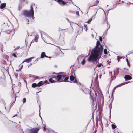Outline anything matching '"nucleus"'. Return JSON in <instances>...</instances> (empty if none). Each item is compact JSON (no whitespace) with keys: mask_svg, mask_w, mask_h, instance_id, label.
Listing matches in <instances>:
<instances>
[{"mask_svg":"<svg viewBox=\"0 0 133 133\" xmlns=\"http://www.w3.org/2000/svg\"><path fill=\"white\" fill-rule=\"evenodd\" d=\"M17 114H15V115L14 116H13L12 117L13 118H14V117H15V116H17Z\"/></svg>","mask_w":133,"mask_h":133,"instance_id":"nucleus-47","label":"nucleus"},{"mask_svg":"<svg viewBox=\"0 0 133 133\" xmlns=\"http://www.w3.org/2000/svg\"><path fill=\"white\" fill-rule=\"evenodd\" d=\"M23 103H25L26 102V99L25 98H24L22 101Z\"/></svg>","mask_w":133,"mask_h":133,"instance_id":"nucleus-31","label":"nucleus"},{"mask_svg":"<svg viewBox=\"0 0 133 133\" xmlns=\"http://www.w3.org/2000/svg\"><path fill=\"white\" fill-rule=\"evenodd\" d=\"M38 58H37L36 59V60L37 61H38Z\"/></svg>","mask_w":133,"mask_h":133,"instance_id":"nucleus-58","label":"nucleus"},{"mask_svg":"<svg viewBox=\"0 0 133 133\" xmlns=\"http://www.w3.org/2000/svg\"><path fill=\"white\" fill-rule=\"evenodd\" d=\"M112 103V102L110 104V106H109V107H110V116H109V117H111V108L112 107V105H111V103Z\"/></svg>","mask_w":133,"mask_h":133,"instance_id":"nucleus-29","label":"nucleus"},{"mask_svg":"<svg viewBox=\"0 0 133 133\" xmlns=\"http://www.w3.org/2000/svg\"><path fill=\"white\" fill-rule=\"evenodd\" d=\"M112 127L113 129H115L116 128V126L114 123H113L112 125Z\"/></svg>","mask_w":133,"mask_h":133,"instance_id":"nucleus-26","label":"nucleus"},{"mask_svg":"<svg viewBox=\"0 0 133 133\" xmlns=\"http://www.w3.org/2000/svg\"><path fill=\"white\" fill-rule=\"evenodd\" d=\"M127 65L128 66H130V63H129V62H127Z\"/></svg>","mask_w":133,"mask_h":133,"instance_id":"nucleus-44","label":"nucleus"},{"mask_svg":"<svg viewBox=\"0 0 133 133\" xmlns=\"http://www.w3.org/2000/svg\"><path fill=\"white\" fill-rule=\"evenodd\" d=\"M42 39L47 43H50L49 42L52 41V40L51 37L48 35L46 36V37H45V38L43 37V38H42Z\"/></svg>","mask_w":133,"mask_h":133,"instance_id":"nucleus-4","label":"nucleus"},{"mask_svg":"<svg viewBox=\"0 0 133 133\" xmlns=\"http://www.w3.org/2000/svg\"><path fill=\"white\" fill-rule=\"evenodd\" d=\"M104 52L105 54H107V50L105 48L104 49Z\"/></svg>","mask_w":133,"mask_h":133,"instance_id":"nucleus-33","label":"nucleus"},{"mask_svg":"<svg viewBox=\"0 0 133 133\" xmlns=\"http://www.w3.org/2000/svg\"><path fill=\"white\" fill-rule=\"evenodd\" d=\"M126 83H122L121 84L115 87L114 88L115 89L117 87H119V86H120L121 85H123L124 84H126Z\"/></svg>","mask_w":133,"mask_h":133,"instance_id":"nucleus-23","label":"nucleus"},{"mask_svg":"<svg viewBox=\"0 0 133 133\" xmlns=\"http://www.w3.org/2000/svg\"><path fill=\"white\" fill-rule=\"evenodd\" d=\"M41 35L42 38H43V37H44L45 38V37H46V36H48L46 33L43 32L41 33Z\"/></svg>","mask_w":133,"mask_h":133,"instance_id":"nucleus-12","label":"nucleus"},{"mask_svg":"<svg viewBox=\"0 0 133 133\" xmlns=\"http://www.w3.org/2000/svg\"><path fill=\"white\" fill-rule=\"evenodd\" d=\"M11 30H8L7 32V33L8 34H10V32H11Z\"/></svg>","mask_w":133,"mask_h":133,"instance_id":"nucleus-39","label":"nucleus"},{"mask_svg":"<svg viewBox=\"0 0 133 133\" xmlns=\"http://www.w3.org/2000/svg\"><path fill=\"white\" fill-rule=\"evenodd\" d=\"M124 78L126 81L131 80L132 78V77L129 75H125Z\"/></svg>","mask_w":133,"mask_h":133,"instance_id":"nucleus-9","label":"nucleus"},{"mask_svg":"<svg viewBox=\"0 0 133 133\" xmlns=\"http://www.w3.org/2000/svg\"><path fill=\"white\" fill-rule=\"evenodd\" d=\"M39 116L40 117V118H41V119H42V118L41 117V116L40 115H39Z\"/></svg>","mask_w":133,"mask_h":133,"instance_id":"nucleus-59","label":"nucleus"},{"mask_svg":"<svg viewBox=\"0 0 133 133\" xmlns=\"http://www.w3.org/2000/svg\"><path fill=\"white\" fill-rule=\"evenodd\" d=\"M103 47L100 42L97 41L95 48L92 49L91 55L88 58V61L97 60L100 58L103 52Z\"/></svg>","mask_w":133,"mask_h":133,"instance_id":"nucleus-1","label":"nucleus"},{"mask_svg":"<svg viewBox=\"0 0 133 133\" xmlns=\"http://www.w3.org/2000/svg\"><path fill=\"white\" fill-rule=\"evenodd\" d=\"M107 21V25H108L107 28V30L108 29H109V28H110V25L109 24V23L108 22V21Z\"/></svg>","mask_w":133,"mask_h":133,"instance_id":"nucleus-30","label":"nucleus"},{"mask_svg":"<svg viewBox=\"0 0 133 133\" xmlns=\"http://www.w3.org/2000/svg\"><path fill=\"white\" fill-rule=\"evenodd\" d=\"M87 28H86V29H85L86 31H87Z\"/></svg>","mask_w":133,"mask_h":133,"instance_id":"nucleus-56","label":"nucleus"},{"mask_svg":"<svg viewBox=\"0 0 133 133\" xmlns=\"http://www.w3.org/2000/svg\"><path fill=\"white\" fill-rule=\"evenodd\" d=\"M38 35L36 36L34 38V41H35L36 42H38Z\"/></svg>","mask_w":133,"mask_h":133,"instance_id":"nucleus-18","label":"nucleus"},{"mask_svg":"<svg viewBox=\"0 0 133 133\" xmlns=\"http://www.w3.org/2000/svg\"><path fill=\"white\" fill-rule=\"evenodd\" d=\"M20 48L19 46H18L16 48H15L14 50V51L16 50H17L18 49Z\"/></svg>","mask_w":133,"mask_h":133,"instance_id":"nucleus-35","label":"nucleus"},{"mask_svg":"<svg viewBox=\"0 0 133 133\" xmlns=\"http://www.w3.org/2000/svg\"><path fill=\"white\" fill-rule=\"evenodd\" d=\"M12 55L13 56H14L15 57H17V56L15 54V53H13L12 54Z\"/></svg>","mask_w":133,"mask_h":133,"instance_id":"nucleus-40","label":"nucleus"},{"mask_svg":"<svg viewBox=\"0 0 133 133\" xmlns=\"http://www.w3.org/2000/svg\"><path fill=\"white\" fill-rule=\"evenodd\" d=\"M126 83H122L121 84L115 87L114 88L115 89L117 87H119V86H120L121 85H123L124 84H126Z\"/></svg>","mask_w":133,"mask_h":133,"instance_id":"nucleus-22","label":"nucleus"},{"mask_svg":"<svg viewBox=\"0 0 133 133\" xmlns=\"http://www.w3.org/2000/svg\"><path fill=\"white\" fill-rule=\"evenodd\" d=\"M32 87H35L38 86L37 84L35 83H33L32 85Z\"/></svg>","mask_w":133,"mask_h":133,"instance_id":"nucleus-27","label":"nucleus"},{"mask_svg":"<svg viewBox=\"0 0 133 133\" xmlns=\"http://www.w3.org/2000/svg\"><path fill=\"white\" fill-rule=\"evenodd\" d=\"M39 111L40 110V109H41V108H40V106H39Z\"/></svg>","mask_w":133,"mask_h":133,"instance_id":"nucleus-57","label":"nucleus"},{"mask_svg":"<svg viewBox=\"0 0 133 133\" xmlns=\"http://www.w3.org/2000/svg\"><path fill=\"white\" fill-rule=\"evenodd\" d=\"M73 82L74 83H77V80L76 79H75L74 80V81Z\"/></svg>","mask_w":133,"mask_h":133,"instance_id":"nucleus-41","label":"nucleus"},{"mask_svg":"<svg viewBox=\"0 0 133 133\" xmlns=\"http://www.w3.org/2000/svg\"><path fill=\"white\" fill-rule=\"evenodd\" d=\"M91 47H88L87 48V50H88V51H89V54H90V52L91 51Z\"/></svg>","mask_w":133,"mask_h":133,"instance_id":"nucleus-20","label":"nucleus"},{"mask_svg":"<svg viewBox=\"0 0 133 133\" xmlns=\"http://www.w3.org/2000/svg\"><path fill=\"white\" fill-rule=\"evenodd\" d=\"M86 62L85 59H83L81 62V64L82 65H84Z\"/></svg>","mask_w":133,"mask_h":133,"instance_id":"nucleus-19","label":"nucleus"},{"mask_svg":"<svg viewBox=\"0 0 133 133\" xmlns=\"http://www.w3.org/2000/svg\"><path fill=\"white\" fill-rule=\"evenodd\" d=\"M23 65H22L21 66V67L19 68V70H21V69H22V68L23 67Z\"/></svg>","mask_w":133,"mask_h":133,"instance_id":"nucleus-42","label":"nucleus"},{"mask_svg":"<svg viewBox=\"0 0 133 133\" xmlns=\"http://www.w3.org/2000/svg\"><path fill=\"white\" fill-rule=\"evenodd\" d=\"M76 14L77 15H78V16H79L80 15L79 14V12L78 11H77L76 12Z\"/></svg>","mask_w":133,"mask_h":133,"instance_id":"nucleus-38","label":"nucleus"},{"mask_svg":"<svg viewBox=\"0 0 133 133\" xmlns=\"http://www.w3.org/2000/svg\"><path fill=\"white\" fill-rule=\"evenodd\" d=\"M20 86H21V83L20 82Z\"/></svg>","mask_w":133,"mask_h":133,"instance_id":"nucleus-60","label":"nucleus"},{"mask_svg":"<svg viewBox=\"0 0 133 133\" xmlns=\"http://www.w3.org/2000/svg\"><path fill=\"white\" fill-rule=\"evenodd\" d=\"M34 58V57H31L25 60H24L22 63H23L24 62H26L27 63H29V62H30L31 60L33 59Z\"/></svg>","mask_w":133,"mask_h":133,"instance_id":"nucleus-13","label":"nucleus"},{"mask_svg":"<svg viewBox=\"0 0 133 133\" xmlns=\"http://www.w3.org/2000/svg\"><path fill=\"white\" fill-rule=\"evenodd\" d=\"M96 5V4L94 5H92L91 6H90L89 7L88 9H89L90 7L92 6H94L95 5Z\"/></svg>","mask_w":133,"mask_h":133,"instance_id":"nucleus-46","label":"nucleus"},{"mask_svg":"<svg viewBox=\"0 0 133 133\" xmlns=\"http://www.w3.org/2000/svg\"><path fill=\"white\" fill-rule=\"evenodd\" d=\"M39 129L38 128H32L30 130L29 133H38Z\"/></svg>","mask_w":133,"mask_h":133,"instance_id":"nucleus-5","label":"nucleus"},{"mask_svg":"<svg viewBox=\"0 0 133 133\" xmlns=\"http://www.w3.org/2000/svg\"><path fill=\"white\" fill-rule=\"evenodd\" d=\"M56 1L61 6H63L65 5L66 4L65 2L63 0H56Z\"/></svg>","mask_w":133,"mask_h":133,"instance_id":"nucleus-8","label":"nucleus"},{"mask_svg":"<svg viewBox=\"0 0 133 133\" xmlns=\"http://www.w3.org/2000/svg\"><path fill=\"white\" fill-rule=\"evenodd\" d=\"M23 15L27 17H31L34 19V12L32 4L31 5L30 9L29 10H25L23 11Z\"/></svg>","mask_w":133,"mask_h":133,"instance_id":"nucleus-2","label":"nucleus"},{"mask_svg":"<svg viewBox=\"0 0 133 133\" xmlns=\"http://www.w3.org/2000/svg\"><path fill=\"white\" fill-rule=\"evenodd\" d=\"M99 39L101 42H102V37L101 36L99 37Z\"/></svg>","mask_w":133,"mask_h":133,"instance_id":"nucleus-36","label":"nucleus"},{"mask_svg":"<svg viewBox=\"0 0 133 133\" xmlns=\"http://www.w3.org/2000/svg\"><path fill=\"white\" fill-rule=\"evenodd\" d=\"M45 57H47V58H48V56H46V55H45Z\"/></svg>","mask_w":133,"mask_h":133,"instance_id":"nucleus-53","label":"nucleus"},{"mask_svg":"<svg viewBox=\"0 0 133 133\" xmlns=\"http://www.w3.org/2000/svg\"><path fill=\"white\" fill-rule=\"evenodd\" d=\"M16 100V99L15 98V101L13 102V103H12V104L10 106V108H11L13 106V105L15 103V101Z\"/></svg>","mask_w":133,"mask_h":133,"instance_id":"nucleus-34","label":"nucleus"},{"mask_svg":"<svg viewBox=\"0 0 133 133\" xmlns=\"http://www.w3.org/2000/svg\"><path fill=\"white\" fill-rule=\"evenodd\" d=\"M34 41H35L34 40H32V41L31 42V43H32V42H34Z\"/></svg>","mask_w":133,"mask_h":133,"instance_id":"nucleus-51","label":"nucleus"},{"mask_svg":"<svg viewBox=\"0 0 133 133\" xmlns=\"http://www.w3.org/2000/svg\"><path fill=\"white\" fill-rule=\"evenodd\" d=\"M44 84V82L43 81H42L39 82L37 84L38 86L39 87L43 85Z\"/></svg>","mask_w":133,"mask_h":133,"instance_id":"nucleus-16","label":"nucleus"},{"mask_svg":"<svg viewBox=\"0 0 133 133\" xmlns=\"http://www.w3.org/2000/svg\"><path fill=\"white\" fill-rule=\"evenodd\" d=\"M26 3H28V2L27 1H26Z\"/></svg>","mask_w":133,"mask_h":133,"instance_id":"nucleus-63","label":"nucleus"},{"mask_svg":"<svg viewBox=\"0 0 133 133\" xmlns=\"http://www.w3.org/2000/svg\"><path fill=\"white\" fill-rule=\"evenodd\" d=\"M67 21H68V22H69L70 23V22L69 21V20H68V19H67Z\"/></svg>","mask_w":133,"mask_h":133,"instance_id":"nucleus-54","label":"nucleus"},{"mask_svg":"<svg viewBox=\"0 0 133 133\" xmlns=\"http://www.w3.org/2000/svg\"><path fill=\"white\" fill-rule=\"evenodd\" d=\"M19 70H19H16V71H17V70Z\"/></svg>","mask_w":133,"mask_h":133,"instance_id":"nucleus-61","label":"nucleus"},{"mask_svg":"<svg viewBox=\"0 0 133 133\" xmlns=\"http://www.w3.org/2000/svg\"><path fill=\"white\" fill-rule=\"evenodd\" d=\"M96 93L95 92V95H93L92 96L90 92V98L91 100V102L92 103H93L95 99L96 100V98H97V95H96Z\"/></svg>","mask_w":133,"mask_h":133,"instance_id":"nucleus-6","label":"nucleus"},{"mask_svg":"<svg viewBox=\"0 0 133 133\" xmlns=\"http://www.w3.org/2000/svg\"><path fill=\"white\" fill-rule=\"evenodd\" d=\"M99 59H98L96 61H89V62H93V63H94L95 62H96V63H98V64H97V66H98V67H100L102 65V64L101 63H99L98 61L99 60Z\"/></svg>","mask_w":133,"mask_h":133,"instance_id":"nucleus-11","label":"nucleus"},{"mask_svg":"<svg viewBox=\"0 0 133 133\" xmlns=\"http://www.w3.org/2000/svg\"><path fill=\"white\" fill-rule=\"evenodd\" d=\"M26 21H26L27 22H28V24H29L28 22H29V20L28 19H27L26 20Z\"/></svg>","mask_w":133,"mask_h":133,"instance_id":"nucleus-49","label":"nucleus"},{"mask_svg":"<svg viewBox=\"0 0 133 133\" xmlns=\"http://www.w3.org/2000/svg\"><path fill=\"white\" fill-rule=\"evenodd\" d=\"M128 70V69H127V70Z\"/></svg>","mask_w":133,"mask_h":133,"instance_id":"nucleus-62","label":"nucleus"},{"mask_svg":"<svg viewBox=\"0 0 133 133\" xmlns=\"http://www.w3.org/2000/svg\"><path fill=\"white\" fill-rule=\"evenodd\" d=\"M115 89L114 88H113V92L114 91Z\"/></svg>","mask_w":133,"mask_h":133,"instance_id":"nucleus-55","label":"nucleus"},{"mask_svg":"<svg viewBox=\"0 0 133 133\" xmlns=\"http://www.w3.org/2000/svg\"><path fill=\"white\" fill-rule=\"evenodd\" d=\"M45 53L44 52H42L41 55V58H44V57H45Z\"/></svg>","mask_w":133,"mask_h":133,"instance_id":"nucleus-17","label":"nucleus"},{"mask_svg":"<svg viewBox=\"0 0 133 133\" xmlns=\"http://www.w3.org/2000/svg\"><path fill=\"white\" fill-rule=\"evenodd\" d=\"M92 20V19H89V20H88L87 22V23H90V22H91V21Z\"/></svg>","mask_w":133,"mask_h":133,"instance_id":"nucleus-37","label":"nucleus"},{"mask_svg":"<svg viewBox=\"0 0 133 133\" xmlns=\"http://www.w3.org/2000/svg\"><path fill=\"white\" fill-rule=\"evenodd\" d=\"M6 3H3L1 4L0 5V8L1 9H3L6 6Z\"/></svg>","mask_w":133,"mask_h":133,"instance_id":"nucleus-14","label":"nucleus"},{"mask_svg":"<svg viewBox=\"0 0 133 133\" xmlns=\"http://www.w3.org/2000/svg\"><path fill=\"white\" fill-rule=\"evenodd\" d=\"M81 13H82V12L81 11Z\"/></svg>","mask_w":133,"mask_h":133,"instance_id":"nucleus-64","label":"nucleus"},{"mask_svg":"<svg viewBox=\"0 0 133 133\" xmlns=\"http://www.w3.org/2000/svg\"><path fill=\"white\" fill-rule=\"evenodd\" d=\"M111 9H109V10H108L107 12V14H108V12L109 11H110V10H111Z\"/></svg>","mask_w":133,"mask_h":133,"instance_id":"nucleus-45","label":"nucleus"},{"mask_svg":"<svg viewBox=\"0 0 133 133\" xmlns=\"http://www.w3.org/2000/svg\"><path fill=\"white\" fill-rule=\"evenodd\" d=\"M46 125L45 124L44 125V127H43V130L44 131H46L47 129L49 130V128H46Z\"/></svg>","mask_w":133,"mask_h":133,"instance_id":"nucleus-28","label":"nucleus"},{"mask_svg":"<svg viewBox=\"0 0 133 133\" xmlns=\"http://www.w3.org/2000/svg\"><path fill=\"white\" fill-rule=\"evenodd\" d=\"M44 82L45 83H47V84H49V82H48V81L47 80L45 81Z\"/></svg>","mask_w":133,"mask_h":133,"instance_id":"nucleus-43","label":"nucleus"},{"mask_svg":"<svg viewBox=\"0 0 133 133\" xmlns=\"http://www.w3.org/2000/svg\"><path fill=\"white\" fill-rule=\"evenodd\" d=\"M126 61H127V62H129V61H128V59L127 58V59H126Z\"/></svg>","mask_w":133,"mask_h":133,"instance_id":"nucleus-52","label":"nucleus"},{"mask_svg":"<svg viewBox=\"0 0 133 133\" xmlns=\"http://www.w3.org/2000/svg\"><path fill=\"white\" fill-rule=\"evenodd\" d=\"M74 79V77L73 76H71L70 77V80L71 81H73Z\"/></svg>","mask_w":133,"mask_h":133,"instance_id":"nucleus-25","label":"nucleus"},{"mask_svg":"<svg viewBox=\"0 0 133 133\" xmlns=\"http://www.w3.org/2000/svg\"><path fill=\"white\" fill-rule=\"evenodd\" d=\"M126 83H122L121 84L115 87L114 88L115 89L117 87H119V86H120L121 85H123L124 84H126Z\"/></svg>","mask_w":133,"mask_h":133,"instance_id":"nucleus-21","label":"nucleus"},{"mask_svg":"<svg viewBox=\"0 0 133 133\" xmlns=\"http://www.w3.org/2000/svg\"><path fill=\"white\" fill-rule=\"evenodd\" d=\"M117 57V59L118 60V62H119V60L120 59H121L122 58V57H121L119 56H118Z\"/></svg>","mask_w":133,"mask_h":133,"instance_id":"nucleus-32","label":"nucleus"},{"mask_svg":"<svg viewBox=\"0 0 133 133\" xmlns=\"http://www.w3.org/2000/svg\"><path fill=\"white\" fill-rule=\"evenodd\" d=\"M84 27H85V28H87V25H85V24H84Z\"/></svg>","mask_w":133,"mask_h":133,"instance_id":"nucleus-48","label":"nucleus"},{"mask_svg":"<svg viewBox=\"0 0 133 133\" xmlns=\"http://www.w3.org/2000/svg\"><path fill=\"white\" fill-rule=\"evenodd\" d=\"M81 90L85 94H87L88 93H89V90L87 88L81 89Z\"/></svg>","mask_w":133,"mask_h":133,"instance_id":"nucleus-10","label":"nucleus"},{"mask_svg":"<svg viewBox=\"0 0 133 133\" xmlns=\"http://www.w3.org/2000/svg\"><path fill=\"white\" fill-rule=\"evenodd\" d=\"M126 83H122L121 84L115 87L114 88L115 89L117 87H119V86H120L121 85H123L124 84H126Z\"/></svg>","mask_w":133,"mask_h":133,"instance_id":"nucleus-24","label":"nucleus"},{"mask_svg":"<svg viewBox=\"0 0 133 133\" xmlns=\"http://www.w3.org/2000/svg\"><path fill=\"white\" fill-rule=\"evenodd\" d=\"M58 82H66L68 79L69 77L66 76L65 74L64 73H59L57 76Z\"/></svg>","mask_w":133,"mask_h":133,"instance_id":"nucleus-3","label":"nucleus"},{"mask_svg":"<svg viewBox=\"0 0 133 133\" xmlns=\"http://www.w3.org/2000/svg\"><path fill=\"white\" fill-rule=\"evenodd\" d=\"M119 68H117V70L114 72V75H118L119 73Z\"/></svg>","mask_w":133,"mask_h":133,"instance_id":"nucleus-15","label":"nucleus"},{"mask_svg":"<svg viewBox=\"0 0 133 133\" xmlns=\"http://www.w3.org/2000/svg\"><path fill=\"white\" fill-rule=\"evenodd\" d=\"M65 29H59V30L60 31H62L63 30H64Z\"/></svg>","mask_w":133,"mask_h":133,"instance_id":"nucleus-50","label":"nucleus"},{"mask_svg":"<svg viewBox=\"0 0 133 133\" xmlns=\"http://www.w3.org/2000/svg\"><path fill=\"white\" fill-rule=\"evenodd\" d=\"M57 77H53L52 78H50L49 81L52 83L57 82L58 81V79H57Z\"/></svg>","mask_w":133,"mask_h":133,"instance_id":"nucleus-7","label":"nucleus"}]
</instances>
